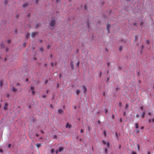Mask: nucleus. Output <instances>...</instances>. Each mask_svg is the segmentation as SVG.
<instances>
[{
    "instance_id": "9d476101",
    "label": "nucleus",
    "mask_w": 154,
    "mask_h": 154,
    "mask_svg": "<svg viewBox=\"0 0 154 154\" xmlns=\"http://www.w3.org/2000/svg\"><path fill=\"white\" fill-rule=\"evenodd\" d=\"M7 106H8V104L7 103H5V106L4 107V109L5 110H6L7 109Z\"/></svg>"
},
{
    "instance_id": "58836bf2",
    "label": "nucleus",
    "mask_w": 154,
    "mask_h": 154,
    "mask_svg": "<svg viewBox=\"0 0 154 154\" xmlns=\"http://www.w3.org/2000/svg\"><path fill=\"white\" fill-rule=\"evenodd\" d=\"M151 122V119H149V123H150Z\"/></svg>"
},
{
    "instance_id": "412c9836",
    "label": "nucleus",
    "mask_w": 154,
    "mask_h": 154,
    "mask_svg": "<svg viewBox=\"0 0 154 154\" xmlns=\"http://www.w3.org/2000/svg\"><path fill=\"white\" fill-rule=\"evenodd\" d=\"M107 146L108 147H109L110 144L109 142H107V143L106 144Z\"/></svg>"
},
{
    "instance_id": "4c0bfd02",
    "label": "nucleus",
    "mask_w": 154,
    "mask_h": 154,
    "mask_svg": "<svg viewBox=\"0 0 154 154\" xmlns=\"http://www.w3.org/2000/svg\"><path fill=\"white\" fill-rule=\"evenodd\" d=\"M83 131H84L83 130V129H81L80 131V132L81 133H83Z\"/></svg>"
},
{
    "instance_id": "13d9d810",
    "label": "nucleus",
    "mask_w": 154,
    "mask_h": 154,
    "mask_svg": "<svg viewBox=\"0 0 154 154\" xmlns=\"http://www.w3.org/2000/svg\"><path fill=\"white\" fill-rule=\"evenodd\" d=\"M38 0H36L35 2L36 4H37Z\"/></svg>"
},
{
    "instance_id": "c756f323",
    "label": "nucleus",
    "mask_w": 154,
    "mask_h": 154,
    "mask_svg": "<svg viewBox=\"0 0 154 154\" xmlns=\"http://www.w3.org/2000/svg\"><path fill=\"white\" fill-rule=\"evenodd\" d=\"M146 43L147 44H149V40H147L146 41Z\"/></svg>"
},
{
    "instance_id": "cd10ccee",
    "label": "nucleus",
    "mask_w": 154,
    "mask_h": 154,
    "mask_svg": "<svg viewBox=\"0 0 154 154\" xmlns=\"http://www.w3.org/2000/svg\"><path fill=\"white\" fill-rule=\"evenodd\" d=\"M54 152V149H52L51 150V153H53Z\"/></svg>"
},
{
    "instance_id": "49530a36",
    "label": "nucleus",
    "mask_w": 154,
    "mask_h": 154,
    "mask_svg": "<svg viewBox=\"0 0 154 154\" xmlns=\"http://www.w3.org/2000/svg\"><path fill=\"white\" fill-rule=\"evenodd\" d=\"M86 8H87L86 7V5H85V7H84V8H85V10H86Z\"/></svg>"
},
{
    "instance_id": "ea45409f",
    "label": "nucleus",
    "mask_w": 154,
    "mask_h": 154,
    "mask_svg": "<svg viewBox=\"0 0 154 154\" xmlns=\"http://www.w3.org/2000/svg\"><path fill=\"white\" fill-rule=\"evenodd\" d=\"M51 47V46H50L49 45H48L47 46V48L48 49H49Z\"/></svg>"
},
{
    "instance_id": "2eb2a0df",
    "label": "nucleus",
    "mask_w": 154,
    "mask_h": 154,
    "mask_svg": "<svg viewBox=\"0 0 154 154\" xmlns=\"http://www.w3.org/2000/svg\"><path fill=\"white\" fill-rule=\"evenodd\" d=\"M135 128L136 129H137L138 128V124L136 123L135 125Z\"/></svg>"
},
{
    "instance_id": "e2e57ef3",
    "label": "nucleus",
    "mask_w": 154,
    "mask_h": 154,
    "mask_svg": "<svg viewBox=\"0 0 154 154\" xmlns=\"http://www.w3.org/2000/svg\"><path fill=\"white\" fill-rule=\"evenodd\" d=\"M119 105L121 106L122 105V103L121 102H120L119 103Z\"/></svg>"
},
{
    "instance_id": "37998d69",
    "label": "nucleus",
    "mask_w": 154,
    "mask_h": 154,
    "mask_svg": "<svg viewBox=\"0 0 154 154\" xmlns=\"http://www.w3.org/2000/svg\"><path fill=\"white\" fill-rule=\"evenodd\" d=\"M57 137V136L56 135H54V138H56Z\"/></svg>"
},
{
    "instance_id": "bb28decb",
    "label": "nucleus",
    "mask_w": 154,
    "mask_h": 154,
    "mask_svg": "<svg viewBox=\"0 0 154 154\" xmlns=\"http://www.w3.org/2000/svg\"><path fill=\"white\" fill-rule=\"evenodd\" d=\"M105 152L106 153H107V149L105 148Z\"/></svg>"
},
{
    "instance_id": "052dcab7",
    "label": "nucleus",
    "mask_w": 154,
    "mask_h": 154,
    "mask_svg": "<svg viewBox=\"0 0 154 154\" xmlns=\"http://www.w3.org/2000/svg\"><path fill=\"white\" fill-rule=\"evenodd\" d=\"M61 74H60L59 75V77L60 78H61Z\"/></svg>"
},
{
    "instance_id": "dca6fc26",
    "label": "nucleus",
    "mask_w": 154,
    "mask_h": 154,
    "mask_svg": "<svg viewBox=\"0 0 154 154\" xmlns=\"http://www.w3.org/2000/svg\"><path fill=\"white\" fill-rule=\"evenodd\" d=\"M63 149V148L62 147H60L59 149V152H61Z\"/></svg>"
},
{
    "instance_id": "a211bd4d",
    "label": "nucleus",
    "mask_w": 154,
    "mask_h": 154,
    "mask_svg": "<svg viewBox=\"0 0 154 154\" xmlns=\"http://www.w3.org/2000/svg\"><path fill=\"white\" fill-rule=\"evenodd\" d=\"M135 132L137 133H139L140 132V131L138 129H137L135 131Z\"/></svg>"
},
{
    "instance_id": "8fccbe9b",
    "label": "nucleus",
    "mask_w": 154,
    "mask_h": 154,
    "mask_svg": "<svg viewBox=\"0 0 154 154\" xmlns=\"http://www.w3.org/2000/svg\"><path fill=\"white\" fill-rule=\"evenodd\" d=\"M28 80H29V79H28V78H27V79H26V82L28 81Z\"/></svg>"
},
{
    "instance_id": "c03bdc74",
    "label": "nucleus",
    "mask_w": 154,
    "mask_h": 154,
    "mask_svg": "<svg viewBox=\"0 0 154 154\" xmlns=\"http://www.w3.org/2000/svg\"><path fill=\"white\" fill-rule=\"evenodd\" d=\"M20 85V84L19 83H17L16 84V86H18V85Z\"/></svg>"
},
{
    "instance_id": "9b49d317",
    "label": "nucleus",
    "mask_w": 154,
    "mask_h": 154,
    "mask_svg": "<svg viewBox=\"0 0 154 154\" xmlns=\"http://www.w3.org/2000/svg\"><path fill=\"white\" fill-rule=\"evenodd\" d=\"M58 112L60 114H62V113H63V111L61 109H59L58 110Z\"/></svg>"
},
{
    "instance_id": "69168bd1",
    "label": "nucleus",
    "mask_w": 154,
    "mask_h": 154,
    "mask_svg": "<svg viewBox=\"0 0 154 154\" xmlns=\"http://www.w3.org/2000/svg\"><path fill=\"white\" fill-rule=\"evenodd\" d=\"M38 26V24H37L36 25V28H37Z\"/></svg>"
},
{
    "instance_id": "72a5a7b5",
    "label": "nucleus",
    "mask_w": 154,
    "mask_h": 154,
    "mask_svg": "<svg viewBox=\"0 0 154 154\" xmlns=\"http://www.w3.org/2000/svg\"><path fill=\"white\" fill-rule=\"evenodd\" d=\"M46 97V95H43L42 96V97L43 98H45Z\"/></svg>"
},
{
    "instance_id": "5fc2aeb1",
    "label": "nucleus",
    "mask_w": 154,
    "mask_h": 154,
    "mask_svg": "<svg viewBox=\"0 0 154 154\" xmlns=\"http://www.w3.org/2000/svg\"><path fill=\"white\" fill-rule=\"evenodd\" d=\"M51 65L52 66H53V63H51Z\"/></svg>"
},
{
    "instance_id": "7c9ffc66",
    "label": "nucleus",
    "mask_w": 154,
    "mask_h": 154,
    "mask_svg": "<svg viewBox=\"0 0 154 154\" xmlns=\"http://www.w3.org/2000/svg\"><path fill=\"white\" fill-rule=\"evenodd\" d=\"M43 50H44V49H43V48H41L40 49V51H43Z\"/></svg>"
},
{
    "instance_id": "6e6d98bb",
    "label": "nucleus",
    "mask_w": 154,
    "mask_h": 154,
    "mask_svg": "<svg viewBox=\"0 0 154 154\" xmlns=\"http://www.w3.org/2000/svg\"><path fill=\"white\" fill-rule=\"evenodd\" d=\"M137 147H138V150H139L140 149V146L139 145Z\"/></svg>"
},
{
    "instance_id": "e433bc0d",
    "label": "nucleus",
    "mask_w": 154,
    "mask_h": 154,
    "mask_svg": "<svg viewBox=\"0 0 154 154\" xmlns=\"http://www.w3.org/2000/svg\"><path fill=\"white\" fill-rule=\"evenodd\" d=\"M148 115H149V116H151V113L150 112H149L148 113Z\"/></svg>"
},
{
    "instance_id": "6e6552de",
    "label": "nucleus",
    "mask_w": 154,
    "mask_h": 154,
    "mask_svg": "<svg viewBox=\"0 0 154 154\" xmlns=\"http://www.w3.org/2000/svg\"><path fill=\"white\" fill-rule=\"evenodd\" d=\"M37 33L35 32H33L32 34V36L34 37L37 34Z\"/></svg>"
},
{
    "instance_id": "f3484780",
    "label": "nucleus",
    "mask_w": 154,
    "mask_h": 154,
    "mask_svg": "<svg viewBox=\"0 0 154 154\" xmlns=\"http://www.w3.org/2000/svg\"><path fill=\"white\" fill-rule=\"evenodd\" d=\"M102 142L103 143L104 145H105V144H106V142L105 140H103L102 141Z\"/></svg>"
},
{
    "instance_id": "0eeeda50",
    "label": "nucleus",
    "mask_w": 154,
    "mask_h": 154,
    "mask_svg": "<svg viewBox=\"0 0 154 154\" xmlns=\"http://www.w3.org/2000/svg\"><path fill=\"white\" fill-rule=\"evenodd\" d=\"M72 125H71L69 124V123H67L66 126V128H70L71 127Z\"/></svg>"
},
{
    "instance_id": "f8f14e48",
    "label": "nucleus",
    "mask_w": 154,
    "mask_h": 154,
    "mask_svg": "<svg viewBox=\"0 0 154 154\" xmlns=\"http://www.w3.org/2000/svg\"><path fill=\"white\" fill-rule=\"evenodd\" d=\"M28 4L27 3H26L23 4V7H26L28 5Z\"/></svg>"
},
{
    "instance_id": "603ef678",
    "label": "nucleus",
    "mask_w": 154,
    "mask_h": 154,
    "mask_svg": "<svg viewBox=\"0 0 154 154\" xmlns=\"http://www.w3.org/2000/svg\"><path fill=\"white\" fill-rule=\"evenodd\" d=\"M35 136H36V137H38V136L39 135H38V134H36L35 135Z\"/></svg>"
},
{
    "instance_id": "f03ea898",
    "label": "nucleus",
    "mask_w": 154,
    "mask_h": 154,
    "mask_svg": "<svg viewBox=\"0 0 154 154\" xmlns=\"http://www.w3.org/2000/svg\"><path fill=\"white\" fill-rule=\"evenodd\" d=\"M83 92L86 94L87 91V89L85 86L83 85L82 86Z\"/></svg>"
},
{
    "instance_id": "aec40b11",
    "label": "nucleus",
    "mask_w": 154,
    "mask_h": 154,
    "mask_svg": "<svg viewBox=\"0 0 154 154\" xmlns=\"http://www.w3.org/2000/svg\"><path fill=\"white\" fill-rule=\"evenodd\" d=\"M8 0H5V5H6L7 4V3H8Z\"/></svg>"
},
{
    "instance_id": "c9c22d12",
    "label": "nucleus",
    "mask_w": 154,
    "mask_h": 154,
    "mask_svg": "<svg viewBox=\"0 0 154 154\" xmlns=\"http://www.w3.org/2000/svg\"><path fill=\"white\" fill-rule=\"evenodd\" d=\"M112 117L113 119H114L115 118V116L114 115H112Z\"/></svg>"
},
{
    "instance_id": "423d86ee",
    "label": "nucleus",
    "mask_w": 154,
    "mask_h": 154,
    "mask_svg": "<svg viewBox=\"0 0 154 154\" xmlns=\"http://www.w3.org/2000/svg\"><path fill=\"white\" fill-rule=\"evenodd\" d=\"M146 114V112L145 111H143L142 114H141V116L143 118H144L145 117V115Z\"/></svg>"
},
{
    "instance_id": "5701e85b",
    "label": "nucleus",
    "mask_w": 154,
    "mask_h": 154,
    "mask_svg": "<svg viewBox=\"0 0 154 154\" xmlns=\"http://www.w3.org/2000/svg\"><path fill=\"white\" fill-rule=\"evenodd\" d=\"M122 46H121L119 48V51H121L122 50Z\"/></svg>"
},
{
    "instance_id": "680f3d73",
    "label": "nucleus",
    "mask_w": 154,
    "mask_h": 154,
    "mask_svg": "<svg viewBox=\"0 0 154 154\" xmlns=\"http://www.w3.org/2000/svg\"><path fill=\"white\" fill-rule=\"evenodd\" d=\"M60 0H56V2H58Z\"/></svg>"
},
{
    "instance_id": "6ab92c4d",
    "label": "nucleus",
    "mask_w": 154,
    "mask_h": 154,
    "mask_svg": "<svg viewBox=\"0 0 154 154\" xmlns=\"http://www.w3.org/2000/svg\"><path fill=\"white\" fill-rule=\"evenodd\" d=\"M3 81H1L0 82V85L1 87L2 85Z\"/></svg>"
},
{
    "instance_id": "473e14b6",
    "label": "nucleus",
    "mask_w": 154,
    "mask_h": 154,
    "mask_svg": "<svg viewBox=\"0 0 154 154\" xmlns=\"http://www.w3.org/2000/svg\"><path fill=\"white\" fill-rule=\"evenodd\" d=\"M128 107V105L127 104H126L125 106V108H126V109Z\"/></svg>"
},
{
    "instance_id": "4d7b16f0",
    "label": "nucleus",
    "mask_w": 154,
    "mask_h": 154,
    "mask_svg": "<svg viewBox=\"0 0 154 154\" xmlns=\"http://www.w3.org/2000/svg\"><path fill=\"white\" fill-rule=\"evenodd\" d=\"M152 122L154 123V119H153L152 120Z\"/></svg>"
},
{
    "instance_id": "ddd939ff",
    "label": "nucleus",
    "mask_w": 154,
    "mask_h": 154,
    "mask_svg": "<svg viewBox=\"0 0 154 154\" xmlns=\"http://www.w3.org/2000/svg\"><path fill=\"white\" fill-rule=\"evenodd\" d=\"M80 92V90H77L76 92V93L77 95H79Z\"/></svg>"
},
{
    "instance_id": "a18cd8bd",
    "label": "nucleus",
    "mask_w": 154,
    "mask_h": 154,
    "mask_svg": "<svg viewBox=\"0 0 154 154\" xmlns=\"http://www.w3.org/2000/svg\"><path fill=\"white\" fill-rule=\"evenodd\" d=\"M41 133L42 134H44V132H43V131L42 130H41Z\"/></svg>"
},
{
    "instance_id": "39448f33",
    "label": "nucleus",
    "mask_w": 154,
    "mask_h": 154,
    "mask_svg": "<svg viewBox=\"0 0 154 154\" xmlns=\"http://www.w3.org/2000/svg\"><path fill=\"white\" fill-rule=\"evenodd\" d=\"M70 66L71 67V68L72 69H73L74 68V65L73 62V61H72L70 62Z\"/></svg>"
},
{
    "instance_id": "3c124183",
    "label": "nucleus",
    "mask_w": 154,
    "mask_h": 154,
    "mask_svg": "<svg viewBox=\"0 0 154 154\" xmlns=\"http://www.w3.org/2000/svg\"><path fill=\"white\" fill-rule=\"evenodd\" d=\"M88 130H89V131L90 130V128L89 126H88Z\"/></svg>"
},
{
    "instance_id": "b1692460",
    "label": "nucleus",
    "mask_w": 154,
    "mask_h": 154,
    "mask_svg": "<svg viewBox=\"0 0 154 154\" xmlns=\"http://www.w3.org/2000/svg\"><path fill=\"white\" fill-rule=\"evenodd\" d=\"M139 116H140L138 114H137L136 115V117L137 118H138L139 117Z\"/></svg>"
},
{
    "instance_id": "09e8293b",
    "label": "nucleus",
    "mask_w": 154,
    "mask_h": 154,
    "mask_svg": "<svg viewBox=\"0 0 154 154\" xmlns=\"http://www.w3.org/2000/svg\"><path fill=\"white\" fill-rule=\"evenodd\" d=\"M48 82V81L47 80H46L45 82V84H46Z\"/></svg>"
},
{
    "instance_id": "a19ab883",
    "label": "nucleus",
    "mask_w": 154,
    "mask_h": 154,
    "mask_svg": "<svg viewBox=\"0 0 154 154\" xmlns=\"http://www.w3.org/2000/svg\"><path fill=\"white\" fill-rule=\"evenodd\" d=\"M3 152V150L2 149H0V152Z\"/></svg>"
},
{
    "instance_id": "4be33fe9",
    "label": "nucleus",
    "mask_w": 154,
    "mask_h": 154,
    "mask_svg": "<svg viewBox=\"0 0 154 154\" xmlns=\"http://www.w3.org/2000/svg\"><path fill=\"white\" fill-rule=\"evenodd\" d=\"M29 34L27 33V34L26 35V38L27 39L29 37Z\"/></svg>"
},
{
    "instance_id": "1a4fd4ad",
    "label": "nucleus",
    "mask_w": 154,
    "mask_h": 154,
    "mask_svg": "<svg viewBox=\"0 0 154 154\" xmlns=\"http://www.w3.org/2000/svg\"><path fill=\"white\" fill-rule=\"evenodd\" d=\"M36 145L38 148L41 146L42 144L41 143H37L36 144Z\"/></svg>"
},
{
    "instance_id": "de8ad7c7",
    "label": "nucleus",
    "mask_w": 154,
    "mask_h": 154,
    "mask_svg": "<svg viewBox=\"0 0 154 154\" xmlns=\"http://www.w3.org/2000/svg\"><path fill=\"white\" fill-rule=\"evenodd\" d=\"M144 128V127L143 126H142L141 127V129H143Z\"/></svg>"
},
{
    "instance_id": "4468645a",
    "label": "nucleus",
    "mask_w": 154,
    "mask_h": 154,
    "mask_svg": "<svg viewBox=\"0 0 154 154\" xmlns=\"http://www.w3.org/2000/svg\"><path fill=\"white\" fill-rule=\"evenodd\" d=\"M12 90L13 91H14V92H16L17 90V89H16L14 87H13L12 88Z\"/></svg>"
},
{
    "instance_id": "79ce46f5",
    "label": "nucleus",
    "mask_w": 154,
    "mask_h": 154,
    "mask_svg": "<svg viewBox=\"0 0 154 154\" xmlns=\"http://www.w3.org/2000/svg\"><path fill=\"white\" fill-rule=\"evenodd\" d=\"M132 154H137V153L135 152H134L132 153Z\"/></svg>"
},
{
    "instance_id": "a878e982",
    "label": "nucleus",
    "mask_w": 154,
    "mask_h": 154,
    "mask_svg": "<svg viewBox=\"0 0 154 154\" xmlns=\"http://www.w3.org/2000/svg\"><path fill=\"white\" fill-rule=\"evenodd\" d=\"M79 62H78L77 63H76V66H79Z\"/></svg>"
},
{
    "instance_id": "774afa93",
    "label": "nucleus",
    "mask_w": 154,
    "mask_h": 154,
    "mask_svg": "<svg viewBox=\"0 0 154 154\" xmlns=\"http://www.w3.org/2000/svg\"><path fill=\"white\" fill-rule=\"evenodd\" d=\"M8 43H9L10 42V40H8Z\"/></svg>"
},
{
    "instance_id": "7ed1b4c3",
    "label": "nucleus",
    "mask_w": 154,
    "mask_h": 154,
    "mask_svg": "<svg viewBox=\"0 0 154 154\" xmlns=\"http://www.w3.org/2000/svg\"><path fill=\"white\" fill-rule=\"evenodd\" d=\"M30 89L32 91V95L34 94L35 93V91H34V89L33 87H30Z\"/></svg>"
},
{
    "instance_id": "2f4dec72",
    "label": "nucleus",
    "mask_w": 154,
    "mask_h": 154,
    "mask_svg": "<svg viewBox=\"0 0 154 154\" xmlns=\"http://www.w3.org/2000/svg\"><path fill=\"white\" fill-rule=\"evenodd\" d=\"M140 109L141 110H142L143 109V106H141L140 107Z\"/></svg>"
},
{
    "instance_id": "864d4df0",
    "label": "nucleus",
    "mask_w": 154,
    "mask_h": 154,
    "mask_svg": "<svg viewBox=\"0 0 154 154\" xmlns=\"http://www.w3.org/2000/svg\"><path fill=\"white\" fill-rule=\"evenodd\" d=\"M143 23L142 22L141 23H140V24L141 26L142 25H143Z\"/></svg>"
},
{
    "instance_id": "393cba45",
    "label": "nucleus",
    "mask_w": 154,
    "mask_h": 154,
    "mask_svg": "<svg viewBox=\"0 0 154 154\" xmlns=\"http://www.w3.org/2000/svg\"><path fill=\"white\" fill-rule=\"evenodd\" d=\"M103 134H104L105 137H106V131H104Z\"/></svg>"
},
{
    "instance_id": "338daca9",
    "label": "nucleus",
    "mask_w": 154,
    "mask_h": 154,
    "mask_svg": "<svg viewBox=\"0 0 154 154\" xmlns=\"http://www.w3.org/2000/svg\"><path fill=\"white\" fill-rule=\"evenodd\" d=\"M8 148H10V144H8Z\"/></svg>"
},
{
    "instance_id": "20e7f679",
    "label": "nucleus",
    "mask_w": 154,
    "mask_h": 154,
    "mask_svg": "<svg viewBox=\"0 0 154 154\" xmlns=\"http://www.w3.org/2000/svg\"><path fill=\"white\" fill-rule=\"evenodd\" d=\"M110 24H109L107 23V30L108 31V33H109V28L110 27Z\"/></svg>"
},
{
    "instance_id": "bf43d9fd",
    "label": "nucleus",
    "mask_w": 154,
    "mask_h": 154,
    "mask_svg": "<svg viewBox=\"0 0 154 154\" xmlns=\"http://www.w3.org/2000/svg\"><path fill=\"white\" fill-rule=\"evenodd\" d=\"M103 95L104 96H105V92H104L103 93Z\"/></svg>"
},
{
    "instance_id": "f704fd0d",
    "label": "nucleus",
    "mask_w": 154,
    "mask_h": 154,
    "mask_svg": "<svg viewBox=\"0 0 154 154\" xmlns=\"http://www.w3.org/2000/svg\"><path fill=\"white\" fill-rule=\"evenodd\" d=\"M108 112V110H107V109H105V113H106Z\"/></svg>"
},
{
    "instance_id": "c85d7f7f",
    "label": "nucleus",
    "mask_w": 154,
    "mask_h": 154,
    "mask_svg": "<svg viewBox=\"0 0 154 154\" xmlns=\"http://www.w3.org/2000/svg\"><path fill=\"white\" fill-rule=\"evenodd\" d=\"M102 75V72H100L99 73V75L100 77H101Z\"/></svg>"
},
{
    "instance_id": "f257e3e1",
    "label": "nucleus",
    "mask_w": 154,
    "mask_h": 154,
    "mask_svg": "<svg viewBox=\"0 0 154 154\" xmlns=\"http://www.w3.org/2000/svg\"><path fill=\"white\" fill-rule=\"evenodd\" d=\"M55 24V21L54 20H53L51 22L50 25L51 26H54Z\"/></svg>"
},
{
    "instance_id": "0e129e2a",
    "label": "nucleus",
    "mask_w": 154,
    "mask_h": 154,
    "mask_svg": "<svg viewBox=\"0 0 154 154\" xmlns=\"http://www.w3.org/2000/svg\"><path fill=\"white\" fill-rule=\"evenodd\" d=\"M48 92H49V90H47V91H46L47 93V94L48 93Z\"/></svg>"
}]
</instances>
